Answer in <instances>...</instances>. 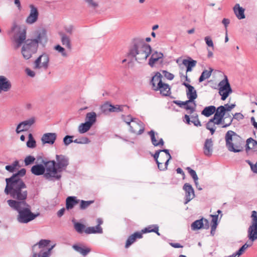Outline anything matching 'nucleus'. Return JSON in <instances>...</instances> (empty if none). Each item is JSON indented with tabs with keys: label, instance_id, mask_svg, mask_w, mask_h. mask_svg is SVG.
<instances>
[{
	"label": "nucleus",
	"instance_id": "nucleus-1",
	"mask_svg": "<svg viewBox=\"0 0 257 257\" xmlns=\"http://www.w3.org/2000/svg\"><path fill=\"white\" fill-rule=\"evenodd\" d=\"M26 173L25 169L23 168L12 177L6 179V186L5 192L13 198L7 201L9 205L10 201L16 202H26V199L28 195L27 187L24 181L20 178L23 177Z\"/></svg>",
	"mask_w": 257,
	"mask_h": 257
},
{
	"label": "nucleus",
	"instance_id": "nucleus-2",
	"mask_svg": "<svg viewBox=\"0 0 257 257\" xmlns=\"http://www.w3.org/2000/svg\"><path fill=\"white\" fill-rule=\"evenodd\" d=\"M42 163L46 170L44 178L50 181L59 180L62 176L60 173L65 171L69 165V159L63 155H56V161L43 160Z\"/></svg>",
	"mask_w": 257,
	"mask_h": 257
},
{
	"label": "nucleus",
	"instance_id": "nucleus-3",
	"mask_svg": "<svg viewBox=\"0 0 257 257\" xmlns=\"http://www.w3.org/2000/svg\"><path fill=\"white\" fill-rule=\"evenodd\" d=\"M9 206L18 212L17 220L20 223H28L40 215L39 213H33L31 210V206L27 202L10 201Z\"/></svg>",
	"mask_w": 257,
	"mask_h": 257
},
{
	"label": "nucleus",
	"instance_id": "nucleus-4",
	"mask_svg": "<svg viewBox=\"0 0 257 257\" xmlns=\"http://www.w3.org/2000/svg\"><path fill=\"white\" fill-rule=\"evenodd\" d=\"M151 47L143 40L137 39L133 42V45L130 50V55L136 57V60L142 63L146 60L151 53Z\"/></svg>",
	"mask_w": 257,
	"mask_h": 257
},
{
	"label": "nucleus",
	"instance_id": "nucleus-5",
	"mask_svg": "<svg viewBox=\"0 0 257 257\" xmlns=\"http://www.w3.org/2000/svg\"><path fill=\"white\" fill-rule=\"evenodd\" d=\"M27 27L25 25H20L16 21L12 23L8 34L12 36V40L15 44V48L20 47L27 40Z\"/></svg>",
	"mask_w": 257,
	"mask_h": 257
},
{
	"label": "nucleus",
	"instance_id": "nucleus-6",
	"mask_svg": "<svg viewBox=\"0 0 257 257\" xmlns=\"http://www.w3.org/2000/svg\"><path fill=\"white\" fill-rule=\"evenodd\" d=\"M50 242L48 239H41L32 247V257H50L53 247H48Z\"/></svg>",
	"mask_w": 257,
	"mask_h": 257
},
{
	"label": "nucleus",
	"instance_id": "nucleus-7",
	"mask_svg": "<svg viewBox=\"0 0 257 257\" xmlns=\"http://www.w3.org/2000/svg\"><path fill=\"white\" fill-rule=\"evenodd\" d=\"M225 139L226 146L230 152L234 153L240 152V143H238L241 140L240 137L232 131H228L225 134Z\"/></svg>",
	"mask_w": 257,
	"mask_h": 257
},
{
	"label": "nucleus",
	"instance_id": "nucleus-8",
	"mask_svg": "<svg viewBox=\"0 0 257 257\" xmlns=\"http://www.w3.org/2000/svg\"><path fill=\"white\" fill-rule=\"evenodd\" d=\"M38 49L37 42L35 41H32L31 39H28L23 43L21 53L25 59L28 60L37 52Z\"/></svg>",
	"mask_w": 257,
	"mask_h": 257
},
{
	"label": "nucleus",
	"instance_id": "nucleus-9",
	"mask_svg": "<svg viewBox=\"0 0 257 257\" xmlns=\"http://www.w3.org/2000/svg\"><path fill=\"white\" fill-rule=\"evenodd\" d=\"M49 55L44 52L35 60L33 68L36 70H46L49 67Z\"/></svg>",
	"mask_w": 257,
	"mask_h": 257
},
{
	"label": "nucleus",
	"instance_id": "nucleus-10",
	"mask_svg": "<svg viewBox=\"0 0 257 257\" xmlns=\"http://www.w3.org/2000/svg\"><path fill=\"white\" fill-rule=\"evenodd\" d=\"M218 87V92L221 96V99L222 100H225L232 92L226 76H225L224 79L219 83Z\"/></svg>",
	"mask_w": 257,
	"mask_h": 257
},
{
	"label": "nucleus",
	"instance_id": "nucleus-11",
	"mask_svg": "<svg viewBox=\"0 0 257 257\" xmlns=\"http://www.w3.org/2000/svg\"><path fill=\"white\" fill-rule=\"evenodd\" d=\"M251 225L248 227L247 233L249 239L253 242L257 239V213L252 211Z\"/></svg>",
	"mask_w": 257,
	"mask_h": 257
},
{
	"label": "nucleus",
	"instance_id": "nucleus-12",
	"mask_svg": "<svg viewBox=\"0 0 257 257\" xmlns=\"http://www.w3.org/2000/svg\"><path fill=\"white\" fill-rule=\"evenodd\" d=\"M31 39L35 41L38 47L39 44L44 46L48 41L46 30L44 28L37 30L34 33L33 38Z\"/></svg>",
	"mask_w": 257,
	"mask_h": 257
},
{
	"label": "nucleus",
	"instance_id": "nucleus-13",
	"mask_svg": "<svg viewBox=\"0 0 257 257\" xmlns=\"http://www.w3.org/2000/svg\"><path fill=\"white\" fill-rule=\"evenodd\" d=\"M129 126L130 131L138 135L142 134L145 131L144 123L137 118H134Z\"/></svg>",
	"mask_w": 257,
	"mask_h": 257
},
{
	"label": "nucleus",
	"instance_id": "nucleus-14",
	"mask_svg": "<svg viewBox=\"0 0 257 257\" xmlns=\"http://www.w3.org/2000/svg\"><path fill=\"white\" fill-rule=\"evenodd\" d=\"M185 192V204H187L195 197V193L192 185L189 183H185L183 186Z\"/></svg>",
	"mask_w": 257,
	"mask_h": 257
},
{
	"label": "nucleus",
	"instance_id": "nucleus-15",
	"mask_svg": "<svg viewBox=\"0 0 257 257\" xmlns=\"http://www.w3.org/2000/svg\"><path fill=\"white\" fill-rule=\"evenodd\" d=\"M35 117H31L25 121L20 122L16 128V132L17 134L28 130L35 123Z\"/></svg>",
	"mask_w": 257,
	"mask_h": 257
},
{
	"label": "nucleus",
	"instance_id": "nucleus-16",
	"mask_svg": "<svg viewBox=\"0 0 257 257\" xmlns=\"http://www.w3.org/2000/svg\"><path fill=\"white\" fill-rule=\"evenodd\" d=\"M30 12L26 19V23L29 25H32L36 22L38 19L39 12L37 8L34 5L30 6Z\"/></svg>",
	"mask_w": 257,
	"mask_h": 257
},
{
	"label": "nucleus",
	"instance_id": "nucleus-17",
	"mask_svg": "<svg viewBox=\"0 0 257 257\" xmlns=\"http://www.w3.org/2000/svg\"><path fill=\"white\" fill-rule=\"evenodd\" d=\"M182 84L187 88L186 90V95L188 98V101L190 102H192L197 97L196 90L193 86L188 83L183 82Z\"/></svg>",
	"mask_w": 257,
	"mask_h": 257
},
{
	"label": "nucleus",
	"instance_id": "nucleus-18",
	"mask_svg": "<svg viewBox=\"0 0 257 257\" xmlns=\"http://www.w3.org/2000/svg\"><path fill=\"white\" fill-rule=\"evenodd\" d=\"M209 227V222L208 220L203 218L195 221L191 224V229L193 230H198L201 228L208 229Z\"/></svg>",
	"mask_w": 257,
	"mask_h": 257
},
{
	"label": "nucleus",
	"instance_id": "nucleus-19",
	"mask_svg": "<svg viewBox=\"0 0 257 257\" xmlns=\"http://www.w3.org/2000/svg\"><path fill=\"white\" fill-rule=\"evenodd\" d=\"M163 54L161 52H155L153 53L149 61V65L153 67L155 64L159 63L161 64L163 63Z\"/></svg>",
	"mask_w": 257,
	"mask_h": 257
},
{
	"label": "nucleus",
	"instance_id": "nucleus-20",
	"mask_svg": "<svg viewBox=\"0 0 257 257\" xmlns=\"http://www.w3.org/2000/svg\"><path fill=\"white\" fill-rule=\"evenodd\" d=\"M12 87L11 81L5 76H0V93L2 91L7 92Z\"/></svg>",
	"mask_w": 257,
	"mask_h": 257
},
{
	"label": "nucleus",
	"instance_id": "nucleus-21",
	"mask_svg": "<svg viewBox=\"0 0 257 257\" xmlns=\"http://www.w3.org/2000/svg\"><path fill=\"white\" fill-rule=\"evenodd\" d=\"M163 78L162 75L159 72H157L155 75L152 77L150 81V84L152 86L153 90L155 91L157 89L156 87L160 86V85L163 83Z\"/></svg>",
	"mask_w": 257,
	"mask_h": 257
},
{
	"label": "nucleus",
	"instance_id": "nucleus-22",
	"mask_svg": "<svg viewBox=\"0 0 257 257\" xmlns=\"http://www.w3.org/2000/svg\"><path fill=\"white\" fill-rule=\"evenodd\" d=\"M57 138V135L54 133H48L44 134L42 138L41 141L43 144H48L53 145Z\"/></svg>",
	"mask_w": 257,
	"mask_h": 257
},
{
	"label": "nucleus",
	"instance_id": "nucleus-23",
	"mask_svg": "<svg viewBox=\"0 0 257 257\" xmlns=\"http://www.w3.org/2000/svg\"><path fill=\"white\" fill-rule=\"evenodd\" d=\"M148 135L150 136L151 142L155 147L163 146L164 145V142L162 138L159 139V141H157V138H159L158 134L154 131L151 130L149 132Z\"/></svg>",
	"mask_w": 257,
	"mask_h": 257
},
{
	"label": "nucleus",
	"instance_id": "nucleus-24",
	"mask_svg": "<svg viewBox=\"0 0 257 257\" xmlns=\"http://www.w3.org/2000/svg\"><path fill=\"white\" fill-rule=\"evenodd\" d=\"M213 143L211 139H207L203 146V153L207 157L212 155L213 152Z\"/></svg>",
	"mask_w": 257,
	"mask_h": 257
},
{
	"label": "nucleus",
	"instance_id": "nucleus-25",
	"mask_svg": "<svg viewBox=\"0 0 257 257\" xmlns=\"http://www.w3.org/2000/svg\"><path fill=\"white\" fill-rule=\"evenodd\" d=\"M31 172L32 174L37 175L40 176L41 175H44L46 172V166H43L42 164H37L34 165L31 168Z\"/></svg>",
	"mask_w": 257,
	"mask_h": 257
},
{
	"label": "nucleus",
	"instance_id": "nucleus-26",
	"mask_svg": "<svg viewBox=\"0 0 257 257\" xmlns=\"http://www.w3.org/2000/svg\"><path fill=\"white\" fill-rule=\"evenodd\" d=\"M60 36L62 44L68 50H71L72 46L70 37L65 33H61Z\"/></svg>",
	"mask_w": 257,
	"mask_h": 257
},
{
	"label": "nucleus",
	"instance_id": "nucleus-27",
	"mask_svg": "<svg viewBox=\"0 0 257 257\" xmlns=\"http://www.w3.org/2000/svg\"><path fill=\"white\" fill-rule=\"evenodd\" d=\"M214 113V115L212 118L213 120L216 119L218 117L223 118L224 116H225L224 119L228 117V114H225L224 106L223 105H221L218 107L217 108H216V111Z\"/></svg>",
	"mask_w": 257,
	"mask_h": 257
},
{
	"label": "nucleus",
	"instance_id": "nucleus-28",
	"mask_svg": "<svg viewBox=\"0 0 257 257\" xmlns=\"http://www.w3.org/2000/svg\"><path fill=\"white\" fill-rule=\"evenodd\" d=\"M80 200L75 196H69L66 200V208L67 210L72 209Z\"/></svg>",
	"mask_w": 257,
	"mask_h": 257
},
{
	"label": "nucleus",
	"instance_id": "nucleus-29",
	"mask_svg": "<svg viewBox=\"0 0 257 257\" xmlns=\"http://www.w3.org/2000/svg\"><path fill=\"white\" fill-rule=\"evenodd\" d=\"M142 237V233L139 232H136L134 234L130 235L126 241L125 245V248H128L131 245H132L135 241L137 238H141Z\"/></svg>",
	"mask_w": 257,
	"mask_h": 257
},
{
	"label": "nucleus",
	"instance_id": "nucleus-30",
	"mask_svg": "<svg viewBox=\"0 0 257 257\" xmlns=\"http://www.w3.org/2000/svg\"><path fill=\"white\" fill-rule=\"evenodd\" d=\"M156 91H159L164 96H168L170 94V88L168 84L163 82L160 86L156 87Z\"/></svg>",
	"mask_w": 257,
	"mask_h": 257
},
{
	"label": "nucleus",
	"instance_id": "nucleus-31",
	"mask_svg": "<svg viewBox=\"0 0 257 257\" xmlns=\"http://www.w3.org/2000/svg\"><path fill=\"white\" fill-rule=\"evenodd\" d=\"M182 64L187 68L186 72H191L192 70V68L196 66L197 61L189 58L187 59H184L182 61Z\"/></svg>",
	"mask_w": 257,
	"mask_h": 257
},
{
	"label": "nucleus",
	"instance_id": "nucleus-32",
	"mask_svg": "<svg viewBox=\"0 0 257 257\" xmlns=\"http://www.w3.org/2000/svg\"><path fill=\"white\" fill-rule=\"evenodd\" d=\"M233 11L236 17L239 20L245 18L244 9L242 7H240L238 4L235 5L233 8Z\"/></svg>",
	"mask_w": 257,
	"mask_h": 257
},
{
	"label": "nucleus",
	"instance_id": "nucleus-33",
	"mask_svg": "<svg viewBox=\"0 0 257 257\" xmlns=\"http://www.w3.org/2000/svg\"><path fill=\"white\" fill-rule=\"evenodd\" d=\"M73 248L76 251L79 252L83 256L86 255L91 251L90 248L85 247L84 246H79L77 244H74L72 246Z\"/></svg>",
	"mask_w": 257,
	"mask_h": 257
},
{
	"label": "nucleus",
	"instance_id": "nucleus-34",
	"mask_svg": "<svg viewBox=\"0 0 257 257\" xmlns=\"http://www.w3.org/2000/svg\"><path fill=\"white\" fill-rule=\"evenodd\" d=\"M84 232L86 234H91L102 233L103 231L102 228L99 225H97L95 226L88 227L86 228L84 230Z\"/></svg>",
	"mask_w": 257,
	"mask_h": 257
},
{
	"label": "nucleus",
	"instance_id": "nucleus-35",
	"mask_svg": "<svg viewBox=\"0 0 257 257\" xmlns=\"http://www.w3.org/2000/svg\"><path fill=\"white\" fill-rule=\"evenodd\" d=\"M96 114L95 112H88L86 115V122L89 123L90 125H92L96 121Z\"/></svg>",
	"mask_w": 257,
	"mask_h": 257
},
{
	"label": "nucleus",
	"instance_id": "nucleus-36",
	"mask_svg": "<svg viewBox=\"0 0 257 257\" xmlns=\"http://www.w3.org/2000/svg\"><path fill=\"white\" fill-rule=\"evenodd\" d=\"M216 111V107L213 105L205 107L201 111V114L209 117L214 113Z\"/></svg>",
	"mask_w": 257,
	"mask_h": 257
},
{
	"label": "nucleus",
	"instance_id": "nucleus-37",
	"mask_svg": "<svg viewBox=\"0 0 257 257\" xmlns=\"http://www.w3.org/2000/svg\"><path fill=\"white\" fill-rule=\"evenodd\" d=\"M142 233L155 232L158 235H160L159 232V226L157 224H153L148 226L142 230Z\"/></svg>",
	"mask_w": 257,
	"mask_h": 257
},
{
	"label": "nucleus",
	"instance_id": "nucleus-38",
	"mask_svg": "<svg viewBox=\"0 0 257 257\" xmlns=\"http://www.w3.org/2000/svg\"><path fill=\"white\" fill-rule=\"evenodd\" d=\"M228 115L229 118L228 123L223 124L222 126V127L223 128L229 126L231 124L233 118L237 119V120H240L243 118V115L241 113H235L233 117H231L229 114H228Z\"/></svg>",
	"mask_w": 257,
	"mask_h": 257
},
{
	"label": "nucleus",
	"instance_id": "nucleus-39",
	"mask_svg": "<svg viewBox=\"0 0 257 257\" xmlns=\"http://www.w3.org/2000/svg\"><path fill=\"white\" fill-rule=\"evenodd\" d=\"M91 126H92L87 122H85L84 123H82L78 126V132L81 134H84L88 132Z\"/></svg>",
	"mask_w": 257,
	"mask_h": 257
},
{
	"label": "nucleus",
	"instance_id": "nucleus-40",
	"mask_svg": "<svg viewBox=\"0 0 257 257\" xmlns=\"http://www.w3.org/2000/svg\"><path fill=\"white\" fill-rule=\"evenodd\" d=\"M212 71L213 69L211 68H210L209 70H204L202 72L201 75L199 78V82H201L204 80L209 78L210 77Z\"/></svg>",
	"mask_w": 257,
	"mask_h": 257
},
{
	"label": "nucleus",
	"instance_id": "nucleus-41",
	"mask_svg": "<svg viewBox=\"0 0 257 257\" xmlns=\"http://www.w3.org/2000/svg\"><path fill=\"white\" fill-rule=\"evenodd\" d=\"M111 104L107 102L102 104L100 107L101 112L104 114L107 115L110 112Z\"/></svg>",
	"mask_w": 257,
	"mask_h": 257
},
{
	"label": "nucleus",
	"instance_id": "nucleus-42",
	"mask_svg": "<svg viewBox=\"0 0 257 257\" xmlns=\"http://www.w3.org/2000/svg\"><path fill=\"white\" fill-rule=\"evenodd\" d=\"M196 107V104L195 101L194 100L192 102H188L185 104L184 108L187 110H189V113L191 114L195 111Z\"/></svg>",
	"mask_w": 257,
	"mask_h": 257
},
{
	"label": "nucleus",
	"instance_id": "nucleus-43",
	"mask_svg": "<svg viewBox=\"0 0 257 257\" xmlns=\"http://www.w3.org/2000/svg\"><path fill=\"white\" fill-rule=\"evenodd\" d=\"M27 146L29 148H34L36 146V143L32 134L28 135V141L27 142Z\"/></svg>",
	"mask_w": 257,
	"mask_h": 257
},
{
	"label": "nucleus",
	"instance_id": "nucleus-44",
	"mask_svg": "<svg viewBox=\"0 0 257 257\" xmlns=\"http://www.w3.org/2000/svg\"><path fill=\"white\" fill-rule=\"evenodd\" d=\"M74 227L76 231L79 233H82L85 229V226L79 222H75Z\"/></svg>",
	"mask_w": 257,
	"mask_h": 257
},
{
	"label": "nucleus",
	"instance_id": "nucleus-45",
	"mask_svg": "<svg viewBox=\"0 0 257 257\" xmlns=\"http://www.w3.org/2000/svg\"><path fill=\"white\" fill-rule=\"evenodd\" d=\"M54 49L60 53L61 55L64 57H68V55L65 49L59 45H57L54 47Z\"/></svg>",
	"mask_w": 257,
	"mask_h": 257
},
{
	"label": "nucleus",
	"instance_id": "nucleus-46",
	"mask_svg": "<svg viewBox=\"0 0 257 257\" xmlns=\"http://www.w3.org/2000/svg\"><path fill=\"white\" fill-rule=\"evenodd\" d=\"M247 142L248 145L251 146L252 150H253L254 152H257V141L251 138H249L247 139Z\"/></svg>",
	"mask_w": 257,
	"mask_h": 257
},
{
	"label": "nucleus",
	"instance_id": "nucleus-47",
	"mask_svg": "<svg viewBox=\"0 0 257 257\" xmlns=\"http://www.w3.org/2000/svg\"><path fill=\"white\" fill-rule=\"evenodd\" d=\"M94 202V201H84L81 200L80 204V209L82 210H84L86 209L88 206H89L91 204Z\"/></svg>",
	"mask_w": 257,
	"mask_h": 257
},
{
	"label": "nucleus",
	"instance_id": "nucleus-48",
	"mask_svg": "<svg viewBox=\"0 0 257 257\" xmlns=\"http://www.w3.org/2000/svg\"><path fill=\"white\" fill-rule=\"evenodd\" d=\"M192 118L191 122L196 126H201V124L198 118V115L196 113L193 114L191 116Z\"/></svg>",
	"mask_w": 257,
	"mask_h": 257
},
{
	"label": "nucleus",
	"instance_id": "nucleus-49",
	"mask_svg": "<svg viewBox=\"0 0 257 257\" xmlns=\"http://www.w3.org/2000/svg\"><path fill=\"white\" fill-rule=\"evenodd\" d=\"M90 142L89 139L87 137H82L74 140V143L80 144H87Z\"/></svg>",
	"mask_w": 257,
	"mask_h": 257
},
{
	"label": "nucleus",
	"instance_id": "nucleus-50",
	"mask_svg": "<svg viewBox=\"0 0 257 257\" xmlns=\"http://www.w3.org/2000/svg\"><path fill=\"white\" fill-rule=\"evenodd\" d=\"M121 117L123 120L129 126L130 125L131 123H132V121H134V119L135 118L134 117H133L131 115H122Z\"/></svg>",
	"mask_w": 257,
	"mask_h": 257
},
{
	"label": "nucleus",
	"instance_id": "nucleus-51",
	"mask_svg": "<svg viewBox=\"0 0 257 257\" xmlns=\"http://www.w3.org/2000/svg\"><path fill=\"white\" fill-rule=\"evenodd\" d=\"M35 158L32 156H28L25 159L24 162L26 166H28L34 163Z\"/></svg>",
	"mask_w": 257,
	"mask_h": 257
},
{
	"label": "nucleus",
	"instance_id": "nucleus-52",
	"mask_svg": "<svg viewBox=\"0 0 257 257\" xmlns=\"http://www.w3.org/2000/svg\"><path fill=\"white\" fill-rule=\"evenodd\" d=\"M74 136H69L67 135L63 138V143L65 146H68L71 143L74 142V141L72 140Z\"/></svg>",
	"mask_w": 257,
	"mask_h": 257
},
{
	"label": "nucleus",
	"instance_id": "nucleus-53",
	"mask_svg": "<svg viewBox=\"0 0 257 257\" xmlns=\"http://www.w3.org/2000/svg\"><path fill=\"white\" fill-rule=\"evenodd\" d=\"M252 245V243L250 244H247L246 243L243 244L235 253L239 256L241 255L244 251L248 247Z\"/></svg>",
	"mask_w": 257,
	"mask_h": 257
},
{
	"label": "nucleus",
	"instance_id": "nucleus-54",
	"mask_svg": "<svg viewBox=\"0 0 257 257\" xmlns=\"http://www.w3.org/2000/svg\"><path fill=\"white\" fill-rule=\"evenodd\" d=\"M88 7L95 9L98 7V3L94 0H84Z\"/></svg>",
	"mask_w": 257,
	"mask_h": 257
},
{
	"label": "nucleus",
	"instance_id": "nucleus-55",
	"mask_svg": "<svg viewBox=\"0 0 257 257\" xmlns=\"http://www.w3.org/2000/svg\"><path fill=\"white\" fill-rule=\"evenodd\" d=\"M187 170H188V172L189 173V174L192 177L194 181L198 180V177L197 176V175L196 172L194 170L192 169L190 167H187Z\"/></svg>",
	"mask_w": 257,
	"mask_h": 257
},
{
	"label": "nucleus",
	"instance_id": "nucleus-56",
	"mask_svg": "<svg viewBox=\"0 0 257 257\" xmlns=\"http://www.w3.org/2000/svg\"><path fill=\"white\" fill-rule=\"evenodd\" d=\"M122 106L118 105H113L111 104L110 112H118L122 111Z\"/></svg>",
	"mask_w": 257,
	"mask_h": 257
},
{
	"label": "nucleus",
	"instance_id": "nucleus-57",
	"mask_svg": "<svg viewBox=\"0 0 257 257\" xmlns=\"http://www.w3.org/2000/svg\"><path fill=\"white\" fill-rule=\"evenodd\" d=\"M245 162L250 166L251 171L255 174H257V163L253 164L249 160H246Z\"/></svg>",
	"mask_w": 257,
	"mask_h": 257
},
{
	"label": "nucleus",
	"instance_id": "nucleus-58",
	"mask_svg": "<svg viewBox=\"0 0 257 257\" xmlns=\"http://www.w3.org/2000/svg\"><path fill=\"white\" fill-rule=\"evenodd\" d=\"M204 40L205 41V43L206 45L208 47H212L213 48L214 45L213 41L211 38L209 36H206L204 38Z\"/></svg>",
	"mask_w": 257,
	"mask_h": 257
},
{
	"label": "nucleus",
	"instance_id": "nucleus-59",
	"mask_svg": "<svg viewBox=\"0 0 257 257\" xmlns=\"http://www.w3.org/2000/svg\"><path fill=\"white\" fill-rule=\"evenodd\" d=\"M213 120L212 118L210 119L208 122L206 124V128L207 130H210L211 128H216L215 126V124L213 122Z\"/></svg>",
	"mask_w": 257,
	"mask_h": 257
},
{
	"label": "nucleus",
	"instance_id": "nucleus-60",
	"mask_svg": "<svg viewBox=\"0 0 257 257\" xmlns=\"http://www.w3.org/2000/svg\"><path fill=\"white\" fill-rule=\"evenodd\" d=\"M64 30L67 33L72 34L74 30V27L73 25H68L65 26Z\"/></svg>",
	"mask_w": 257,
	"mask_h": 257
},
{
	"label": "nucleus",
	"instance_id": "nucleus-61",
	"mask_svg": "<svg viewBox=\"0 0 257 257\" xmlns=\"http://www.w3.org/2000/svg\"><path fill=\"white\" fill-rule=\"evenodd\" d=\"M163 73L164 74V76L167 78L168 80H172L174 77V76L173 74L170 73V72H168L166 71H163Z\"/></svg>",
	"mask_w": 257,
	"mask_h": 257
},
{
	"label": "nucleus",
	"instance_id": "nucleus-62",
	"mask_svg": "<svg viewBox=\"0 0 257 257\" xmlns=\"http://www.w3.org/2000/svg\"><path fill=\"white\" fill-rule=\"evenodd\" d=\"M174 102L179 105L180 107L184 108L185 104H186L188 102H190L188 100L186 101H181L179 100L174 101Z\"/></svg>",
	"mask_w": 257,
	"mask_h": 257
},
{
	"label": "nucleus",
	"instance_id": "nucleus-63",
	"mask_svg": "<svg viewBox=\"0 0 257 257\" xmlns=\"http://www.w3.org/2000/svg\"><path fill=\"white\" fill-rule=\"evenodd\" d=\"M25 71H26L27 74L31 77H35V76L36 75L35 72L29 68H26L25 70Z\"/></svg>",
	"mask_w": 257,
	"mask_h": 257
},
{
	"label": "nucleus",
	"instance_id": "nucleus-64",
	"mask_svg": "<svg viewBox=\"0 0 257 257\" xmlns=\"http://www.w3.org/2000/svg\"><path fill=\"white\" fill-rule=\"evenodd\" d=\"M225 111H231L232 109H233L235 105L234 104H232L231 105H228V104H225L224 105Z\"/></svg>",
	"mask_w": 257,
	"mask_h": 257
}]
</instances>
